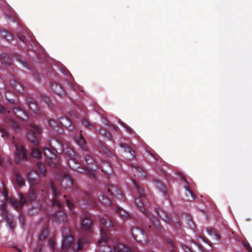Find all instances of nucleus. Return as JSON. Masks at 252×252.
<instances>
[{"label":"nucleus","mask_w":252,"mask_h":252,"mask_svg":"<svg viewBox=\"0 0 252 252\" xmlns=\"http://www.w3.org/2000/svg\"><path fill=\"white\" fill-rule=\"evenodd\" d=\"M50 148H45L43 152L45 157L47 158L46 160L48 165L53 168L57 167V159L56 154H61L63 152L62 144L58 139L53 138L49 141Z\"/></svg>","instance_id":"f257e3e1"},{"label":"nucleus","mask_w":252,"mask_h":252,"mask_svg":"<svg viewBox=\"0 0 252 252\" xmlns=\"http://www.w3.org/2000/svg\"><path fill=\"white\" fill-rule=\"evenodd\" d=\"M66 156L67 158L68 164L71 168L80 173L87 172L93 178L95 177L94 171L93 170V167H92L90 169L88 167L82 166L80 162V157L76 155L72 149H67Z\"/></svg>","instance_id":"f03ea898"},{"label":"nucleus","mask_w":252,"mask_h":252,"mask_svg":"<svg viewBox=\"0 0 252 252\" xmlns=\"http://www.w3.org/2000/svg\"><path fill=\"white\" fill-rule=\"evenodd\" d=\"M63 240L62 242V248L66 252H76L82 249V244L81 240H79L75 244L73 237L70 235V229L66 227H63L61 229Z\"/></svg>","instance_id":"7ed1b4c3"},{"label":"nucleus","mask_w":252,"mask_h":252,"mask_svg":"<svg viewBox=\"0 0 252 252\" xmlns=\"http://www.w3.org/2000/svg\"><path fill=\"white\" fill-rule=\"evenodd\" d=\"M49 186L52 190L53 198L52 201V206L55 208L60 209L63 207L64 202L65 201L68 208L72 210L74 208V204L71 202L69 199H66V195L63 196V199H61L60 197L61 196L60 190L56 188V186L53 182H50Z\"/></svg>","instance_id":"20e7f679"},{"label":"nucleus","mask_w":252,"mask_h":252,"mask_svg":"<svg viewBox=\"0 0 252 252\" xmlns=\"http://www.w3.org/2000/svg\"><path fill=\"white\" fill-rule=\"evenodd\" d=\"M144 214L149 217L150 223L148 224H145L144 228L149 233L151 231L156 232L158 230L161 229V226L159 223V221L153 216L149 214V213L145 209L143 210Z\"/></svg>","instance_id":"39448f33"},{"label":"nucleus","mask_w":252,"mask_h":252,"mask_svg":"<svg viewBox=\"0 0 252 252\" xmlns=\"http://www.w3.org/2000/svg\"><path fill=\"white\" fill-rule=\"evenodd\" d=\"M29 132L27 135L28 140L34 145L39 143V136L41 133V129L34 124H31L29 126Z\"/></svg>","instance_id":"423d86ee"},{"label":"nucleus","mask_w":252,"mask_h":252,"mask_svg":"<svg viewBox=\"0 0 252 252\" xmlns=\"http://www.w3.org/2000/svg\"><path fill=\"white\" fill-rule=\"evenodd\" d=\"M17 36L19 40L26 44H30V42L33 43L35 40L32 32L26 28H21L20 32L17 33Z\"/></svg>","instance_id":"0eeeda50"},{"label":"nucleus","mask_w":252,"mask_h":252,"mask_svg":"<svg viewBox=\"0 0 252 252\" xmlns=\"http://www.w3.org/2000/svg\"><path fill=\"white\" fill-rule=\"evenodd\" d=\"M100 231L101 239L98 242L100 247V251L101 252H114V249L113 250L110 247L105 245L108 240L106 230L104 228H101Z\"/></svg>","instance_id":"6e6552de"},{"label":"nucleus","mask_w":252,"mask_h":252,"mask_svg":"<svg viewBox=\"0 0 252 252\" xmlns=\"http://www.w3.org/2000/svg\"><path fill=\"white\" fill-rule=\"evenodd\" d=\"M157 213L159 217L162 219L164 221L170 224H174L175 228H177L180 227L181 224L178 219L175 220L172 219H170V217L168 216L167 213L163 210L160 208L156 209Z\"/></svg>","instance_id":"1a4fd4ad"},{"label":"nucleus","mask_w":252,"mask_h":252,"mask_svg":"<svg viewBox=\"0 0 252 252\" xmlns=\"http://www.w3.org/2000/svg\"><path fill=\"white\" fill-rule=\"evenodd\" d=\"M16 148L15 159L17 162H19L21 160L24 161L28 160V152L22 145L15 144Z\"/></svg>","instance_id":"9d476101"},{"label":"nucleus","mask_w":252,"mask_h":252,"mask_svg":"<svg viewBox=\"0 0 252 252\" xmlns=\"http://www.w3.org/2000/svg\"><path fill=\"white\" fill-rule=\"evenodd\" d=\"M133 182L139 193V196L135 199V205L140 209L143 208L145 202L146 195L144 193L143 189L137 185L136 181L133 180Z\"/></svg>","instance_id":"9b49d317"},{"label":"nucleus","mask_w":252,"mask_h":252,"mask_svg":"<svg viewBox=\"0 0 252 252\" xmlns=\"http://www.w3.org/2000/svg\"><path fill=\"white\" fill-rule=\"evenodd\" d=\"M131 233L133 238L140 243H145L148 240L147 234L140 228L133 227L131 230Z\"/></svg>","instance_id":"f8f14e48"},{"label":"nucleus","mask_w":252,"mask_h":252,"mask_svg":"<svg viewBox=\"0 0 252 252\" xmlns=\"http://www.w3.org/2000/svg\"><path fill=\"white\" fill-rule=\"evenodd\" d=\"M11 110V112L19 120L24 121L27 120L29 117L27 113L19 107H12Z\"/></svg>","instance_id":"ddd939ff"},{"label":"nucleus","mask_w":252,"mask_h":252,"mask_svg":"<svg viewBox=\"0 0 252 252\" xmlns=\"http://www.w3.org/2000/svg\"><path fill=\"white\" fill-rule=\"evenodd\" d=\"M59 180L62 179V186L65 189L71 188L73 185V181L71 177L66 173H62Z\"/></svg>","instance_id":"4468645a"},{"label":"nucleus","mask_w":252,"mask_h":252,"mask_svg":"<svg viewBox=\"0 0 252 252\" xmlns=\"http://www.w3.org/2000/svg\"><path fill=\"white\" fill-rule=\"evenodd\" d=\"M79 204L80 206H95V201L93 198V197L88 193L85 192L84 193V198L78 201Z\"/></svg>","instance_id":"2eb2a0df"},{"label":"nucleus","mask_w":252,"mask_h":252,"mask_svg":"<svg viewBox=\"0 0 252 252\" xmlns=\"http://www.w3.org/2000/svg\"><path fill=\"white\" fill-rule=\"evenodd\" d=\"M10 201L17 210L20 209L24 205L27 203V200L22 194H20V199L19 201L17 200L15 198H11Z\"/></svg>","instance_id":"dca6fc26"},{"label":"nucleus","mask_w":252,"mask_h":252,"mask_svg":"<svg viewBox=\"0 0 252 252\" xmlns=\"http://www.w3.org/2000/svg\"><path fill=\"white\" fill-rule=\"evenodd\" d=\"M53 220L58 223L67 221V215L62 211L55 213L52 216Z\"/></svg>","instance_id":"f3484780"},{"label":"nucleus","mask_w":252,"mask_h":252,"mask_svg":"<svg viewBox=\"0 0 252 252\" xmlns=\"http://www.w3.org/2000/svg\"><path fill=\"white\" fill-rule=\"evenodd\" d=\"M27 176L29 183L35 186L39 183V174L36 171H32L28 173Z\"/></svg>","instance_id":"a211bd4d"},{"label":"nucleus","mask_w":252,"mask_h":252,"mask_svg":"<svg viewBox=\"0 0 252 252\" xmlns=\"http://www.w3.org/2000/svg\"><path fill=\"white\" fill-rule=\"evenodd\" d=\"M100 168L101 171L103 172L106 176H110L112 174V169L110 164L104 160L101 161Z\"/></svg>","instance_id":"6ab92c4d"},{"label":"nucleus","mask_w":252,"mask_h":252,"mask_svg":"<svg viewBox=\"0 0 252 252\" xmlns=\"http://www.w3.org/2000/svg\"><path fill=\"white\" fill-rule=\"evenodd\" d=\"M179 176L180 177L181 179L185 183V184L184 185V188L185 189L189 192V193L190 194L191 198L194 200L195 199V195L194 193H193L192 189L190 187V183L186 180V178L182 173H179Z\"/></svg>","instance_id":"aec40b11"},{"label":"nucleus","mask_w":252,"mask_h":252,"mask_svg":"<svg viewBox=\"0 0 252 252\" xmlns=\"http://www.w3.org/2000/svg\"><path fill=\"white\" fill-rule=\"evenodd\" d=\"M93 225L92 220L88 218H85L82 221V228L85 231L91 232Z\"/></svg>","instance_id":"412c9836"},{"label":"nucleus","mask_w":252,"mask_h":252,"mask_svg":"<svg viewBox=\"0 0 252 252\" xmlns=\"http://www.w3.org/2000/svg\"><path fill=\"white\" fill-rule=\"evenodd\" d=\"M107 192L111 196H116L118 197L117 195H119L122 197L121 191L113 185L109 186L107 189Z\"/></svg>","instance_id":"4be33fe9"},{"label":"nucleus","mask_w":252,"mask_h":252,"mask_svg":"<svg viewBox=\"0 0 252 252\" xmlns=\"http://www.w3.org/2000/svg\"><path fill=\"white\" fill-rule=\"evenodd\" d=\"M132 167L136 173V174H134V176H136L137 178H144L146 177L145 172L141 166L132 165Z\"/></svg>","instance_id":"5701e85b"},{"label":"nucleus","mask_w":252,"mask_h":252,"mask_svg":"<svg viewBox=\"0 0 252 252\" xmlns=\"http://www.w3.org/2000/svg\"><path fill=\"white\" fill-rule=\"evenodd\" d=\"M27 102L29 108L33 113H38L39 112V106L34 100L32 99L28 100Z\"/></svg>","instance_id":"b1692460"},{"label":"nucleus","mask_w":252,"mask_h":252,"mask_svg":"<svg viewBox=\"0 0 252 252\" xmlns=\"http://www.w3.org/2000/svg\"><path fill=\"white\" fill-rule=\"evenodd\" d=\"M52 90L59 95L63 96L65 95V92L61 85L54 83L51 86Z\"/></svg>","instance_id":"393cba45"},{"label":"nucleus","mask_w":252,"mask_h":252,"mask_svg":"<svg viewBox=\"0 0 252 252\" xmlns=\"http://www.w3.org/2000/svg\"><path fill=\"white\" fill-rule=\"evenodd\" d=\"M149 155H150L155 160V164L156 165L160 167L161 166L164 161L162 160V158L155 152H151L150 151H147Z\"/></svg>","instance_id":"a878e982"},{"label":"nucleus","mask_w":252,"mask_h":252,"mask_svg":"<svg viewBox=\"0 0 252 252\" xmlns=\"http://www.w3.org/2000/svg\"><path fill=\"white\" fill-rule=\"evenodd\" d=\"M114 252H132L131 249L123 244L114 246Z\"/></svg>","instance_id":"bb28decb"},{"label":"nucleus","mask_w":252,"mask_h":252,"mask_svg":"<svg viewBox=\"0 0 252 252\" xmlns=\"http://www.w3.org/2000/svg\"><path fill=\"white\" fill-rule=\"evenodd\" d=\"M101 223L107 227H112L114 225L115 221H113L109 217L105 216L100 220Z\"/></svg>","instance_id":"cd10ccee"},{"label":"nucleus","mask_w":252,"mask_h":252,"mask_svg":"<svg viewBox=\"0 0 252 252\" xmlns=\"http://www.w3.org/2000/svg\"><path fill=\"white\" fill-rule=\"evenodd\" d=\"M98 199L105 206H110L112 204L110 198L106 194L101 193L98 196Z\"/></svg>","instance_id":"c85d7f7f"},{"label":"nucleus","mask_w":252,"mask_h":252,"mask_svg":"<svg viewBox=\"0 0 252 252\" xmlns=\"http://www.w3.org/2000/svg\"><path fill=\"white\" fill-rule=\"evenodd\" d=\"M119 146L124 148L125 152H128L130 154L131 158H133L135 156V152L129 145L127 143H120Z\"/></svg>","instance_id":"c756f323"},{"label":"nucleus","mask_w":252,"mask_h":252,"mask_svg":"<svg viewBox=\"0 0 252 252\" xmlns=\"http://www.w3.org/2000/svg\"><path fill=\"white\" fill-rule=\"evenodd\" d=\"M0 60L2 63H4L8 65L12 64V61L9 55L7 54H1L0 55Z\"/></svg>","instance_id":"7c9ffc66"},{"label":"nucleus","mask_w":252,"mask_h":252,"mask_svg":"<svg viewBox=\"0 0 252 252\" xmlns=\"http://www.w3.org/2000/svg\"><path fill=\"white\" fill-rule=\"evenodd\" d=\"M0 36L7 41L12 40L13 39L12 33L5 30H1L0 31Z\"/></svg>","instance_id":"2f4dec72"},{"label":"nucleus","mask_w":252,"mask_h":252,"mask_svg":"<svg viewBox=\"0 0 252 252\" xmlns=\"http://www.w3.org/2000/svg\"><path fill=\"white\" fill-rule=\"evenodd\" d=\"M116 212L124 219H127L129 217V213L120 207H116Z\"/></svg>","instance_id":"473e14b6"},{"label":"nucleus","mask_w":252,"mask_h":252,"mask_svg":"<svg viewBox=\"0 0 252 252\" xmlns=\"http://www.w3.org/2000/svg\"><path fill=\"white\" fill-rule=\"evenodd\" d=\"M59 123L63 126L69 127L71 126V121L66 117H62L59 118Z\"/></svg>","instance_id":"72a5a7b5"},{"label":"nucleus","mask_w":252,"mask_h":252,"mask_svg":"<svg viewBox=\"0 0 252 252\" xmlns=\"http://www.w3.org/2000/svg\"><path fill=\"white\" fill-rule=\"evenodd\" d=\"M37 170L36 171L38 174H41L42 176H44L46 174V169L45 168V165L40 162H38L37 164Z\"/></svg>","instance_id":"f704fd0d"},{"label":"nucleus","mask_w":252,"mask_h":252,"mask_svg":"<svg viewBox=\"0 0 252 252\" xmlns=\"http://www.w3.org/2000/svg\"><path fill=\"white\" fill-rule=\"evenodd\" d=\"M165 244L167 245L169 249H171L170 250V252H176L175 251L176 246L174 245L173 241L171 239L166 238L165 239Z\"/></svg>","instance_id":"c9c22d12"},{"label":"nucleus","mask_w":252,"mask_h":252,"mask_svg":"<svg viewBox=\"0 0 252 252\" xmlns=\"http://www.w3.org/2000/svg\"><path fill=\"white\" fill-rule=\"evenodd\" d=\"M15 179L16 180V183L20 187H22L25 185V183L24 179L22 177V176L19 174V173H15Z\"/></svg>","instance_id":"e433bc0d"},{"label":"nucleus","mask_w":252,"mask_h":252,"mask_svg":"<svg viewBox=\"0 0 252 252\" xmlns=\"http://www.w3.org/2000/svg\"><path fill=\"white\" fill-rule=\"evenodd\" d=\"M98 132L102 135L106 137L109 140H111L112 138V134L109 131H108L106 128L101 127L98 129Z\"/></svg>","instance_id":"4c0bfd02"},{"label":"nucleus","mask_w":252,"mask_h":252,"mask_svg":"<svg viewBox=\"0 0 252 252\" xmlns=\"http://www.w3.org/2000/svg\"><path fill=\"white\" fill-rule=\"evenodd\" d=\"M156 187L158 188L164 195L166 193V187L159 181L157 180L155 182Z\"/></svg>","instance_id":"58836bf2"},{"label":"nucleus","mask_w":252,"mask_h":252,"mask_svg":"<svg viewBox=\"0 0 252 252\" xmlns=\"http://www.w3.org/2000/svg\"><path fill=\"white\" fill-rule=\"evenodd\" d=\"M85 161L88 165H93L94 164H95V166H97V163L94 161V159L93 157L89 155H86L85 157Z\"/></svg>","instance_id":"ea45409f"},{"label":"nucleus","mask_w":252,"mask_h":252,"mask_svg":"<svg viewBox=\"0 0 252 252\" xmlns=\"http://www.w3.org/2000/svg\"><path fill=\"white\" fill-rule=\"evenodd\" d=\"M27 197L30 201L32 202L35 200L36 194L33 189H29Z\"/></svg>","instance_id":"a19ab883"},{"label":"nucleus","mask_w":252,"mask_h":252,"mask_svg":"<svg viewBox=\"0 0 252 252\" xmlns=\"http://www.w3.org/2000/svg\"><path fill=\"white\" fill-rule=\"evenodd\" d=\"M41 155V151L37 148H33L30 157L34 158H39Z\"/></svg>","instance_id":"79ce46f5"},{"label":"nucleus","mask_w":252,"mask_h":252,"mask_svg":"<svg viewBox=\"0 0 252 252\" xmlns=\"http://www.w3.org/2000/svg\"><path fill=\"white\" fill-rule=\"evenodd\" d=\"M9 125L11 126L16 131H19L20 129V126L17 122L15 121L12 118H10L8 121Z\"/></svg>","instance_id":"37998d69"},{"label":"nucleus","mask_w":252,"mask_h":252,"mask_svg":"<svg viewBox=\"0 0 252 252\" xmlns=\"http://www.w3.org/2000/svg\"><path fill=\"white\" fill-rule=\"evenodd\" d=\"M66 83L68 87L70 88L71 89L73 90L76 89L75 84L72 76V78L68 77V78L66 79Z\"/></svg>","instance_id":"c03bdc74"},{"label":"nucleus","mask_w":252,"mask_h":252,"mask_svg":"<svg viewBox=\"0 0 252 252\" xmlns=\"http://www.w3.org/2000/svg\"><path fill=\"white\" fill-rule=\"evenodd\" d=\"M12 84L14 89L19 93H21L23 91V87L22 85L19 82L13 80Z\"/></svg>","instance_id":"a18cd8bd"},{"label":"nucleus","mask_w":252,"mask_h":252,"mask_svg":"<svg viewBox=\"0 0 252 252\" xmlns=\"http://www.w3.org/2000/svg\"><path fill=\"white\" fill-rule=\"evenodd\" d=\"M49 233V230L48 228L44 229L39 236V239L41 241H43L46 238Z\"/></svg>","instance_id":"49530a36"},{"label":"nucleus","mask_w":252,"mask_h":252,"mask_svg":"<svg viewBox=\"0 0 252 252\" xmlns=\"http://www.w3.org/2000/svg\"><path fill=\"white\" fill-rule=\"evenodd\" d=\"M6 221L10 229L13 230L15 227V223L13 221L12 218L7 217L6 219Z\"/></svg>","instance_id":"de8ad7c7"},{"label":"nucleus","mask_w":252,"mask_h":252,"mask_svg":"<svg viewBox=\"0 0 252 252\" xmlns=\"http://www.w3.org/2000/svg\"><path fill=\"white\" fill-rule=\"evenodd\" d=\"M40 207L39 205H38L36 207H32L29 210V213L31 215H34L40 210Z\"/></svg>","instance_id":"09e8293b"},{"label":"nucleus","mask_w":252,"mask_h":252,"mask_svg":"<svg viewBox=\"0 0 252 252\" xmlns=\"http://www.w3.org/2000/svg\"><path fill=\"white\" fill-rule=\"evenodd\" d=\"M76 141L81 146H83L86 143V140L81 134H80L78 138L76 139Z\"/></svg>","instance_id":"8fccbe9b"},{"label":"nucleus","mask_w":252,"mask_h":252,"mask_svg":"<svg viewBox=\"0 0 252 252\" xmlns=\"http://www.w3.org/2000/svg\"><path fill=\"white\" fill-rule=\"evenodd\" d=\"M43 100L47 104L49 108H52L53 107V104L49 97L47 96H44L43 97Z\"/></svg>","instance_id":"3c124183"},{"label":"nucleus","mask_w":252,"mask_h":252,"mask_svg":"<svg viewBox=\"0 0 252 252\" xmlns=\"http://www.w3.org/2000/svg\"><path fill=\"white\" fill-rule=\"evenodd\" d=\"M243 245L244 246V248L249 252H252V248L247 242L243 241Z\"/></svg>","instance_id":"603ef678"},{"label":"nucleus","mask_w":252,"mask_h":252,"mask_svg":"<svg viewBox=\"0 0 252 252\" xmlns=\"http://www.w3.org/2000/svg\"><path fill=\"white\" fill-rule=\"evenodd\" d=\"M43 245L42 243H39L37 247L34 249V252H42V249Z\"/></svg>","instance_id":"864d4df0"},{"label":"nucleus","mask_w":252,"mask_h":252,"mask_svg":"<svg viewBox=\"0 0 252 252\" xmlns=\"http://www.w3.org/2000/svg\"><path fill=\"white\" fill-rule=\"evenodd\" d=\"M55 241L53 239H50L49 240V245L52 251H53L55 248Z\"/></svg>","instance_id":"5fc2aeb1"},{"label":"nucleus","mask_w":252,"mask_h":252,"mask_svg":"<svg viewBox=\"0 0 252 252\" xmlns=\"http://www.w3.org/2000/svg\"><path fill=\"white\" fill-rule=\"evenodd\" d=\"M61 71L63 74H64V75H65L66 76L67 79L68 78V77L72 78V75L69 73V72L68 70H66L65 69H63L61 70Z\"/></svg>","instance_id":"6e6d98bb"},{"label":"nucleus","mask_w":252,"mask_h":252,"mask_svg":"<svg viewBox=\"0 0 252 252\" xmlns=\"http://www.w3.org/2000/svg\"><path fill=\"white\" fill-rule=\"evenodd\" d=\"M0 113L2 114H5L6 113H10V111H7L6 109L3 106L0 105Z\"/></svg>","instance_id":"4d7b16f0"},{"label":"nucleus","mask_w":252,"mask_h":252,"mask_svg":"<svg viewBox=\"0 0 252 252\" xmlns=\"http://www.w3.org/2000/svg\"><path fill=\"white\" fill-rule=\"evenodd\" d=\"M20 58L21 57L20 56L17 55V61L23 64L26 67H29L28 64L26 62L22 61Z\"/></svg>","instance_id":"13d9d810"},{"label":"nucleus","mask_w":252,"mask_h":252,"mask_svg":"<svg viewBox=\"0 0 252 252\" xmlns=\"http://www.w3.org/2000/svg\"><path fill=\"white\" fill-rule=\"evenodd\" d=\"M82 124L83 126H84L86 127H88L89 126V122L86 119H83L82 120Z\"/></svg>","instance_id":"bf43d9fd"},{"label":"nucleus","mask_w":252,"mask_h":252,"mask_svg":"<svg viewBox=\"0 0 252 252\" xmlns=\"http://www.w3.org/2000/svg\"><path fill=\"white\" fill-rule=\"evenodd\" d=\"M0 131H1V136L2 137H4V136H7V131L3 128H0Z\"/></svg>","instance_id":"052dcab7"},{"label":"nucleus","mask_w":252,"mask_h":252,"mask_svg":"<svg viewBox=\"0 0 252 252\" xmlns=\"http://www.w3.org/2000/svg\"><path fill=\"white\" fill-rule=\"evenodd\" d=\"M1 210L2 214H5L6 213V205L5 204L3 203L1 205Z\"/></svg>","instance_id":"680f3d73"},{"label":"nucleus","mask_w":252,"mask_h":252,"mask_svg":"<svg viewBox=\"0 0 252 252\" xmlns=\"http://www.w3.org/2000/svg\"><path fill=\"white\" fill-rule=\"evenodd\" d=\"M183 249L185 251V252H191L192 250L189 248L187 246L183 245L182 246Z\"/></svg>","instance_id":"e2e57ef3"},{"label":"nucleus","mask_w":252,"mask_h":252,"mask_svg":"<svg viewBox=\"0 0 252 252\" xmlns=\"http://www.w3.org/2000/svg\"><path fill=\"white\" fill-rule=\"evenodd\" d=\"M2 194L5 199L7 200L8 199V191L5 189H4Z\"/></svg>","instance_id":"0e129e2a"},{"label":"nucleus","mask_w":252,"mask_h":252,"mask_svg":"<svg viewBox=\"0 0 252 252\" xmlns=\"http://www.w3.org/2000/svg\"><path fill=\"white\" fill-rule=\"evenodd\" d=\"M6 98L9 102H10L11 103L16 104L18 102V100L14 99V98H8L7 96Z\"/></svg>","instance_id":"69168bd1"},{"label":"nucleus","mask_w":252,"mask_h":252,"mask_svg":"<svg viewBox=\"0 0 252 252\" xmlns=\"http://www.w3.org/2000/svg\"><path fill=\"white\" fill-rule=\"evenodd\" d=\"M104 148H105V150H106V151H105L104 150L103 152H104L105 154H106V155H108V153H109L110 152L109 151V150H108L106 148L104 147Z\"/></svg>","instance_id":"338daca9"},{"label":"nucleus","mask_w":252,"mask_h":252,"mask_svg":"<svg viewBox=\"0 0 252 252\" xmlns=\"http://www.w3.org/2000/svg\"><path fill=\"white\" fill-rule=\"evenodd\" d=\"M207 231L209 233H211V231H212V229L211 228H207Z\"/></svg>","instance_id":"774afa93"}]
</instances>
